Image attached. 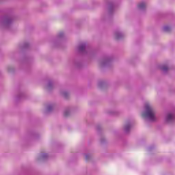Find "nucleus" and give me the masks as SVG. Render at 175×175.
Here are the masks:
<instances>
[{"label":"nucleus","mask_w":175,"mask_h":175,"mask_svg":"<svg viewBox=\"0 0 175 175\" xmlns=\"http://www.w3.org/2000/svg\"><path fill=\"white\" fill-rule=\"evenodd\" d=\"M160 69L163 72V73H167L169 66L167 65H161L160 66Z\"/></svg>","instance_id":"f3484780"},{"label":"nucleus","mask_w":175,"mask_h":175,"mask_svg":"<svg viewBox=\"0 0 175 175\" xmlns=\"http://www.w3.org/2000/svg\"><path fill=\"white\" fill-rule=\"evenodd\" d=\"M111 62H113V57L111 56H105L99 61L100 66H101V68L110 66Z\"/></svg>","instance_id":"20e7f679"},{"label":"nucleus","mask_w":175,"mask_h":175,"mask_svg":"<svg viewBox=\"0 0 175 175\" xmlns=\"http://www.w3.org/2000/svg\"><path fill=\"white\" fill-rule=\"evenodd\" d=\"M105 85H106V83L103 81H99L98 82V87L100 88H103V87H105Z\"/></svg>","instance_id":"b1692460"},{"label":"nucleus","mask_w":175,"mask_h":175,"mask_svg":"<svg viewBox=\"0 0 175 175\" xmlns=\"http://www.w3.org/2000/svg\"><path fill=\"white\" fill-rule=\"evenodd\" d=\"M85 161H90V159H91V154H85Z\"/></svg>","instance_id":"393cba45"},{"label":"nucleus","mask_w":175,"mask_h":175,"mask_svg":"<svg viewBox=\"0 0 175 175\" xmlns=\"http://www.w3.org/2000/svg\"><path fill=\"white\" fill-rule=\"evenodd\" d=\"M150 150H151V148H148V150H149V151H150Z\"/></svg>","instance_id":"cd10ccee"},{"label":"nucleus","mask_w":175,"mask_h":175,"mask_svg":"<svg viewBox=\"0 0 175 175\" xmlns=\"http://www.w3.org/2000/svg\"><path fill=\"white\" fill-rule=\"evenodd\" d=\"M31 137L32 139H36L38 137V134L36 133H32L31 135Z\"/></svg>","instance_id":"bb28decb"},{"label":"nucleus","mask_w":175,"mask_h":175,"mask_svg":"<svg viewBox=\"0 0 175 175\" xmlns=\"http://www.w3.org/2000/svg\"><path fill=\"white\" fill-rule=\"evenodd\" d=\"M142 117L150 122H155L158 120L155 109H154V107L150 103H145Z\"/></svg>","instance_id":"f257e3e1"},{"label":"nucleus","mask_w":175,"mask_h":175,"mask_svg":"<svg viewBox=\"0 0 175 175\" xmlns=\"http://www.w3.org/2000/svg\"><path fill=\"white\" fill-rule=\"evenodd\" d=\"M73 65L75 68H80L83 66V61L76 59L74 60Z\"/></svg>","instance_id":"ddd939ff"},{"label":"nucleus","mask_w":175,"mask_h":175,"mask_svg":"<svg viewBox=\"0 0 175 175\" xmlns=\"http://www.w3.org/2000/svg\"><path fill=\"white\" fill-rule=\"evenodd\" d=\"M64 38H65V33L63 31L59 32L56 38L52 42L53 47H59V43H61V40H62Z\"/></svg>","instance_id":"39448f33"},{"label":"nucleus","mask_w":175,"mask_h":175,"mask_svg":"<svg viewBox=\"0 0 175 175\" xmlns=\"http://www.w3.org/2000/svg\"><path fill=\"white\" fill-rule=\"evenodd\" d=\"M77 51L82 55H92V54L94 53V49L90 48L88 44H87L85 42L79 43L77 46Z\"/></svg>","instance_id":"7ed1b4c3"},{"label":"nucleus","mask_w":175,"mask_h":175,"mask_svg":"<svg viewBox=\"0 0 175 175\" xmlns=\"http://www.w3.org/2000/svg\"><path fill=\"white\" fill-rule=\"evenodd\" d=\"M115 38L117 40H121L125 38V33L122 31H117L115 32Z\"/></svg>","instance_id":"9d476101"},{"label":"nucleus","mask_w":175,"mask_h":175,"mask_svg":"<svg viewBox=\"0 0 175 175\" xmlns=\"http://www.w3.org/2000/svg\"><path fill=\"white\" fill-rule=\"evenodd\" d=\"M29 47V43H28V42L23 43V44L22 46V49L23 50H25V49H28Z\"/></svg>","instance_id":"5701e85b"},{"label":"nucleus","mask_w":175,"mask_h":175,"mask_svg":"<svg viewBox=\"0 0 175 175\" xmlns=\"http://www.w3.org/2000/svg\"><path fill=\"white\" fill-rule=\"evenodd\" d=\"M107 114H110L111 116H118L119 112L118 111L109 110L107 111Z\"/></svg>","instance_id":"6ab92c4d"},{"label":"nucleus","mask_w":175,"mask_h":175,"mask_svg":"<svg viewBox=\"0 0 175 175\" xmlns=\"http://www.w3.org/2000/svg\"><path fill=\"white\" fill-rule=\"evenodd\" d=\"M131 129H132V122L131 121L126 122L123 126L124 133H129L131 132Z\"/></svg>","instance_id":"1a4fd4ad"},{"label":"nucleus","mask_w":175,"mask_h":175,"mask_svg":"<svg viewBox=\"0 0 175 175\" xmlns=\"http://www.w3.org/2000/svg\"><path fill=\"white\" fill-rule=\"evenodd\" d=\"M60 94L65 99H69V96H70V94L66 90H62Z\"/></svg>","instance_id":"2eb2a0df"},{"label":"nucleus","mask_w":175,"mask_h":175,"mask_svg":"<svg viewBox=\"0 0 175 175\" xmlns=\"http://www.w3.org/2000/svg\"><path fill=\"white\" fill-rule=\"evenodd\" d=\"M25 97V94L21 92L18 94V95L17 96V99H18V100L20 99H24Z\"/></svg>","instance_id":"412c9836"},{"label":"nucleus","mask_w":175,"mask_h":175,"mask_svg":"<svg viewBox=\"0 0 175 175\" xmlns=\"http://www.w3.org/2000/svg\"><path fill=\"white\" fill-rule=\"evenodd\" d=\"M21 64L23 65H27V64H29V58L25 57L23 61L21 62Z\"/></svg>","instance_id":"4be33fe9"},{"label":"nucleus","mask_w":175,"mask_h":175,"mask_svg":"<svg viewBox=\"0 0 175 175\" xmlns=\"http://www.w3.org/2000/svg\"><path fill=\"white\" fill-rule=\"evenodd\" d=\"M54 107H55L54 104H49L46 106V113H50L51 111H53V110L54 109Z\"/></svg>","instance_id":"dca6fc26"},{"label":"nucleus","mask_w":175,"mask_h":175,"mask_svg":"<svg viewBox=\"0 0 175 175\" xmlns=\"http://www.w3.org/2000/svg\"><path fill=\"white\" fill-rule=\"evenodd\" d=\"M38 161H46V159H49V154L45 152H42L38 156Z\"/></svg>","instance_id":"f8f14e48"},{"label":"nucleus","mask_w":175,"mask_h":175,"mask_svg":"<svg viewBox=\"0 0 175 175\" xmlns=\"http://www.w3.org/2000/svg\"><path fill=\"white\" fill-rule=\"evenodd\" d=\"M171 29L172 27H170V26L165 25L163 27V31H164V32H170Z\"/></svg>","instance_id":"aec40b11"},{"label":"nucleus","mask_w":175,"mask_h":175,"mask_svg":"<svg viewBox=\"0 0 175 175\" xmlns=\"http://www.w3.org/2000/svg\"><path fill=\"white\" fill-rule=\"evenodd\" d=\"M46 90H47V91H51V90L54 89V81H53L52 79H49L48 81L47 84L45 86Z\"/></svg>","instance_id":"9b49d317"},{"label":"nucleus","mask_w":175,"mask_h":175,"mask_svg":"<svg viewBox=\"0 0 175 175\" xmlns=\"http://www.w3.org/2000/svg\"><path fill=\"white\" fill-rule=\"evenodd\" d=\"M165 122L167 124L175 122V111H169L165 114Z\"/></svg>","instance_id":"423d86ee"},{"label":"nucleus","mask_w":175,"mask_h":175,"mask_svg":"<svg viewBox=\"0 0 175 175\" xmlns=\"http://www.w3.org/2000/svg\"><path fill=\"white\" fill-rule=\"evenodd\" d=\"M75 111L76 108H75V107H68L64 109V117H69V116Z\"/></svg>","instance_id":"6e6552de"},{"label":"nucleus","mask_w":175,"mask_h":175,"mask_svg":"<svg viewBox=\"0 0 175 175\" xmlns=\"http://www.w3.org/2000/svg\"><path fill=\"white\" fill-rule=\"evenodd\" d=\"M100 142L101 144H103L106 143V139H105V137H103L100 138Z\"/></svg>","instance_id":"a878e982"},{"label":"nucleus","mask_w":175,"mask_h":175,"mask_svg":"<svg viewBox=\"0 0 175 175\" xmlns=\"http://www.w3.org/2000/svg\"><path fill=\"white\" fill-rule=\"evenodd\" d=\"M137 8L139 10L143 12V11L146 10V9L147 8V4L146 3V2H141L138 4Z\"/></svg>","instance_id":"4468645a"},{"label":"nucleus","mask_w":175,"mask_h":175,"mask_svg":"<svg viewBox=\"0 0 175 175\" xmlns=\"http://www.w3.org/2000/svg\"><path fill=\"white\" fill-rule=\"evenodd\" d=\"M7 70H8V73H14V71L16 70V69L14 68V67H13L12 66H8L7 67Z\"/></svg>","instance_id":"a211bd4d"},{"label":"nucleus","mask_w":175,"mask_h":175,"mask_svg":"<svg viewBox=\"0 0 175 175\" xmlns=\"http://www.w3.org/2000/svg\"><path fill=\"white\" fill-rule=\"evenodd\" d=\"M107 9L109 17H111L114 13V9H116V3L113 1H109L107 2Z\"/></svg>","instance_id":"0eeeda50"},{"label":"nucleus","mask_w":175,"mask_h":175,"mask_svg":"<svg viewBox=\"0 0 175 175\" xmlns=\"http://www.w3.org/2000/svg\"><path fill=\"white\" fill-rule=\"evenodd\" d=\"M14 21V18L12 15H4L0 17V27L2 29H7L8 31H10L13 23Z\"/></svg>","instance_id":"f03ea898"}]
</instances>
